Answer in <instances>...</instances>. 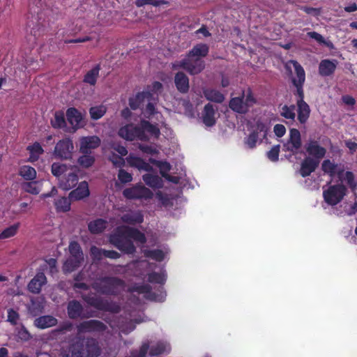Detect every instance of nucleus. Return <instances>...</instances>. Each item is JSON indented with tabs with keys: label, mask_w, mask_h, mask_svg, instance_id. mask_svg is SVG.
I'll list each match as a JSON object with an SVG mask.
<instances>
[{
	"label": "nucleus",
	"mask_w": 357,
	"mask_h": 357,
	"mask_svg": "<svg viewBox=\"0 0 357 357\" xmlns=\"http://www.w3.org/2000/svg\"><path fill=\"white\" fill-rule=\"evenodd\" d=\"M107 326L97 319L84 321L77 326V335L68 347L67 357H98L101 349L98 340L92 337H84L82 333L103 332Z\"/></svg>",
	"instance_id": "1"
},
{
	"label": "nucleus",
	"mask_w": 357,
	"mask_h": 357,
	"mask_svg": "<svg viewBox=\"0 0 357 357\" xmlns=\"http://www.w3.org/2000/svg\"><path fill=\"white\" fill-rule=\"evenodd\" d=\"M146 132H149L155 139L159 138L160 135L159 128L146 120H142L139 126L129 123L122 126L119 128L118 135L127 141L138 139L142 142H148L149 137Z\"/></svg>",
	"instance_id": "2"
},
{
	"label": "nucleus",
	"mask_w": 357,
	"mask_h": 357,
	"mask_svg": "<svg viewBox=\"0 0 357 357\" xmlns=\"http://www.w3.org/2000/svg\"><path fill=\"white\" fill-rule=\"evenodd\" d=\"M125 282L117 277L105 276L95 281L92 288L98 294L106 296H117L124 287Z\"/></svg>",
	"instance_id": "3"
},
{
	"label": "nucleus",
	"mask_w": 357,
	"mask_h": 357,
	"mask_svg": "<svg viewBox=\"0 0 357 357\" xmlns=\"http://www.w3.org/2000/svg\"><path fill=\"white\" fill-rule=\"evenodd\" d=\"M82 298L89 305L98 310L112 313H119L121 311V307L117 303L104 298L93 292L82 294Z\"/></svg>",
	"instance_id": "4"
},
{
	"label": "nucleus",
	"mask_w": 357,
	"mask_h": 357,
	"mask_svg": "<svg viewBox=\"0 0 357 357\" xmlns=\"http://www.w3.org/2000/svg\"><path fill=\"white\" fill-rule=\"evenodd\" d=\"M110 243L121 252L132 255L136 252V248L132 241L124 234L122 227H118L116 233L110 236Z\"/></svg>",
	"instance_id": "5"
},
{
	"label": "nucleus",
	"mask_w": 357,
	"mask_h": 357,
	"mask_svg": "<svg viewBox=\"0 0 357 357\" xmlns=\"http://www.w3.org/2000/svg\"><path fill=\"white\" fill-rule=\"evenodd\" d=\"M181 68L189 74L195 75L200 73L205 68V62L201 58L190 57L186 54L182 60L173 65V68Z\"/></svg>",
	"instance_id": "6"
},
{
	"label": "nucleus",
	"mask_w": 357,
	"mask_h": 357,
	"mask_svg": "<svg viewBox=\"0 0 357 357\" xmlns=\"http://www.w3.org/2000/svg\"><path fill=\"white\" fill-rule=\"evenodd\" d=\"M347 192V187L342 183L330 185L327 190H324V201L331 206H335L340 203Z\"/></svg>",
	"instance_id": "7"
},
{
	"label": "nucleus",
	"mask_w": 357,
	"mask_h": 357,
	"mask_svg": "<svg viewBox=\"0 0 357 357\" xmlns=\"http://www.w3.org/2000/svg\"><path fill=\"white\" fill-rule=\"evenodd\" d=\"M70 257L64 264V268L68 271H73L77 268L84 261V254L80 245L77 241H71L69 245Z\"/></svg>",
	"instance_id": "8"
},
{
	"label": "nucleus",
	"mask_w": 357,
	"mask_h": 357,
	"mask_svg": "<svg viewBox=\"0 0 357 357\" xmlns=\"http://www.w3.org/2000/svg\"><path fill=\"white\" fill-rule=\"evenodd\" d=\"M123 195L128 199H150L153 197V192L141 185H135L123 190Z\"/></svg>",
	"instance_id": "9"
},
{
	"label": "nucleus",
	"mask_w": 357,
	"mask_h": 357,
	"mask_svg": "<svg viewBox=\"0 0 357 357\" xmlns=\"http://www.w3.org/2000/svg\"><path fill=\"white\" fill-rule=\"evenodd\" d=\"M74 146L70 138L66 137L59 140L54 150V154L56 158L68 160L72 158Z\"/></svg>",
	"instance_id": "10"
},
{
	"label": "nucleus",
	"mask_w": 357,
	"mask_h": 357,
	"mask_svg": "<svg viewBox=\"0 0 357 357\" xmlns=\"http://www.w3.org/2000/svg\"><path fill=\"white\" fill-rule=\"evenodd\" d=\"M163 288L161 287L160 290V294H157L155 292L152 291V288L149 284H140L137 285L132 287V291L137 292L138 294H145V298L153 301H159L163 302L166 294L162 291Z\"/></svg>",
	"instance_id": "11"
},
{
	"label": "nucleus",
	"mask_w": 357,
	"mask_h": 357,
	"mask_svg": "<svg viewBox=\"0 0 357 357\" xmlns=\"http://www.w3.org/2000/svg\"><path fill=\"white\" fill-rule=\"evenodd\" d=\"M308 157L314 158L320 162L326 154V149L321 146L317 140H310L305 146Z\"/></svg>",
	"instance_id": "12"
},
{
	"label": "nucleus",
	"mask_w": 357,
	"mask_h": 357,
	"mask_svg": "<svg viewBox=\"0 0 357 357\" xmlns=\"http://www.w3.org/2000/svg\"><path fill=\"white\" fill-rule=\"evenodd\" d=\"M301 137L299 130L296 128H291L289 131V139L283 145L284 150L296 153L301 147Z\"/></svg>",
	"instance_id": "13"
},
{
	"label": "nucleus",
	"mask_w": 357,
	"mask_h": 357,
	"mask_svg": "<svg viewBox=\"0 0 357 357\" xmlns=\"http://www.w3.org/2000/svg\"><path fill=\"white\" fill-rule=\"evenodd\" d=\"M66 118L68 123L71 125L73 132L84 126L83 116L82 113L75 107H69L66 110Z\"/></svg>",
	"instance_id": "14"
},
{
	"label": "nucleus",
	"mask_w": 357,
	"mask_h": 357,
	"mask_svg": "<svg viewBox=\"0 0 357 357\" xmlns=\"http://www.w3.org/2000/svg\"><path fill=\"white\" fill-rule=\"evenodd\" d=\"M79 152L81 153H92V150L98 148L100 144V139L98 136H87L80 139Z\"/></svg>",
	"instance_id": "15"
},
{
	"label": "nucleus",
	"mask_w": 357,
	"mask_h": 357,
	"mask_svg": "<svg viewBox=\"0 0 357 357\" xmlns=\"http://www.w3.org/2000/svg\"><path fill=\"white\" fill-rule=\"evenodd\" d=\"M338 64L336 59H323L319 64V74L322 77H328L332 75Z\"/></svg>",
	"instance_id": "16"
},
{
	"label": "nucleus",
	"mask_w": 357,
	"mask_h": 357,
	"mask_svg": "<svg viewBox=\"0 0 357 357\" xmlns=\"http://www.w3.org/2000/svg\"><path fill=\"white\" fill-rule=\"evenodd\" d=\"M245 98V91H243L242 95L238 97H234L231 98L229 102V108L241 114H245L248 112L249 108L246 105L244 101Z\"/></svg>",
	"instance_id": "17"
},
{
	"label": "nucleus",
	"mask_w": 357,
	"mask_h": 357,
	"mask_svg": "<svg viewBox=\"0 0 357 357\" xmlns=\"http://www.w3.org/2000/svg\"><path fill=\"white\" fill-rule=\"evenodd\" d=\"M319 161L310 157H306L302 161L299 169V174L303 178L310 176L319 165Z\"/></svg>",
	"instance_id": "18"
},
{
	"label": "nucleus",
	"mask_w": 357,
	"mask_h": 357,
	"mask_svg": "<svg viewBox=\"0 0 357 357\" xmlns=\"http://www.w3.org/2000/svg\"><path fill=\"white\" fill-rule=\"evenodd\" d=\"M84 308L79 301L77 300L70 301L67 305L68 316L71 319L78 318H87L83 314Z\"/></svg>",
	"instance_id": "19"
},
{
	"label": "nucleus",
	"mask_w": 357,
	"mask_h": 357,
	"mask_svg": "<svg viewBox=\"0 0 357 357\" xmlns=\"http://www.w3.org/2000/svg\"><path fill=\"white\" fill-rule=\"evenodd\" d=\"M90 191L86 181H82L78 186L69 193V199L73 201H79L89 196Z\"/></svg>",
	"instance_id": "20"
},
{
	"label": "nucleus",
	"mask_w": 357,
	"mask_h": 357,
	"mask_svg": "<svg viewBox=\"0 0 357 357\" xmlns=\"http://www.w3.org/2000/svg\"><path fill=\"white\" fill-rule=\"evenodd\" d=\"M47 282V278L43 272H38L28 284V289L33 294H39L42 287Z\"/></svg>",
	"instance_id": "21"
},
{
	"label": "nucleus",
	"mask_w": 357,
	"mask_h": 357,
	"mask_svg": "<svg viewBox=\"0 0 357 357\" xmlns=\"http://www.w3.org/2000/svg\"><path fill=\"white\" fill-rule=\"evenodd\" d=\"M174 84L176 89L181 93L189 91V78L183 72H178L174 77Z\"/></svg>",
	"instance_id": "22"
},
{
	"label": "nucleus",
	"mask_w": 357,
	"mask_h": 357,
	"mask_svg": "<svg viewBox=\"0 0 357 357\" xmlns=\"http://www.w3.org/2000/svg\"><path fill=\"white\" fill-rule=\"evenodd\" d=\"M121 220L130 225H136L143 222L144 215L141 211H130L123 214Z\"/></svg>",
	"instance_id": "23"
},
{
	"label": "nucleus",
	"mask_w": 357,
	"mask_h": 357,
	"mask_svg": "<svg viewBox=\"0 0 357 357\" xmlns=\"http://www.w3.org/2000/svg\"><path fill=\"white\" fill-rule=\"evenodd\" d=\"M215 111L213 105L211 103L205 105L202 114V121L207 127H211L216 123L215 118Z\"/></svg>",
	"instance_id": "24"
},
{
	"label": "nucleus",
	"mask_w": 357,
	"mask_h": 357,
	"mask_svg": "<svg viewBox=\"0 0 357 357\" xmlns=\"http://www.w3.org/2000/svg\"><path fill=\"white\" fill-rule=\"evenodd\" d=\"M127 161L130 167L137 168L139 171L150 172L153 170L152 166L139 157L130 155L127 158Z\"/></svg>",
	"instance_id": "25"
},
{
	"label": "nucleus",
	"mask_w": 357,
	"mask_h": 357,
	"mask_svg": "<svg viewBox=\"0 0 357 357\" xmlns=\"http://www.w3.org/2000/svg\"><path fill=\"white\" fill-rule=\"evenodd\" d=\"M57 319L52 315H43L34 320V326L40 329H45L57 324Z\"/></svg>",
	"instance_id": "26"
},
{
	"label": "nucleus",
	"mask_w": 357,
	"mask_h": 357,
	"mask_svg": "<svg viewBox=\"0 0 357 357\" xmlns=\"http://www.w3.org/2000/svg\"><path fill=\"white\" fill-rule=\"evenodd\" d=\"M78 183V176L74 172L68 173L66 177L59 181V188L63 190H69Z\"/></svg>",
	"instance_id": "27"
},
{
	"label": "nucleus",
	"mask_w": 357,
	"mask_h": 357,
	"mask_svg": "<svg viewBox=\"0 0 357 357\" xmlns=\"http://www.w3.org/2000/svg\"><path fill=\"white\" fill-rule=\"evenodd\" d=\"M124 234L131 240L133 239L135 241L141 243H145L146 242V238L145 234L140 231L138 229L123 226Z\"/></svg>",
	"instance_id": "28"
},
{
	"label": "nucleus",
	"mask_w": 357,
	"mask_h": 357,
	"mask_svg": "<svg viewBox=\"0 0 357 357\" xmlns=\"http://www.w3.org/2000/svg\"><path fill=\"white\" fill-rule=\"evenodd\" d=\"M209 52V47L205 43H198L188 52L190 57L202 58L206 57Z\"/></svg>",
	"instance_id": "29"
},
{
	"label": "nucleus",
	"mask_w": 357,
	"mask_h": 357,
	"mask_svg": "<svg viewBox=\"0 0 357 357\" xmlns=\"http://www.w3.org/2000/svg\"><path fill=\"white\" fill-rule=\"evenodd\" d=\"M296 77L292 78L294 86L303 85L305 81V73L302 66L296 61H292Z\"/></svg>",
	"instance_id": "30"
},
{
	"label": "nucleus",
	"mask_w": 357,
	"mask_h": 357,
	"mask_svg": "<svg viewBox=\"0 0 357 357\" xmlns=\"http://www.w3.org/2000/svg\"><path fill=\"white\" fill-rule=\"evenodd\" d=\"M100 70V64H96L84 75L83 78V82L88 84L91 86H95L96 84L97 79L99 77V73Z\"/></svg>",
	"instance_id": "31"
},
{
	"label": "nucleus",
	"mask_w": 357,
	"mask_h": 357,
	"mask_svg": "<svg viewBox=\"0 0 357 357\" xmlns=\"http://www.w3.org/2000/svg\"><path fill=\"white\" fill-rule=\"evenodd\" d=\"M107 226V221L102 218H98L91 221L88 224L89 231L93 234L103 232Z\"/></svg>",
	"instance_id": "32"
},
{
	"label": "nucleus",
	"mask_w": 357,
	"mask_h": 357,
	"mask_svg": "<svg viewBox=\"0 0 357 357\" xmlns=\"http://www.w3.org/2000/svg\"><path fill=\"white\" fill-rule=\"evenodd\" d=\"M142 179L148 186L153 189L161 188L163 186L162 180L158 175L145 174L142 176Z\"/></svg>",
	"instance_id": "33"
},
{
	"label": "nucleus",
	"mask_w": 357,
	"mask_h": 357,
	"mask_svg": "<svg viewBox=\"0 0 357 357\" xmlns=\"http://www.w3.org/2000/svg\"><path fill=\"white\" fill-rule=\"evenodd\" d=\"M296 104L298 106V120L301 123H305L310 116V107L304 100H301V102H296Z\"/></svg>",
	"instance_id": "34"
},
{
	"label": "nucleus",
	"mask_w": 357,
	"mask_h": 357,
	"mask_svg": "<svg viewBox=\"0 0 357 357\" xmlns=\"http://www.w3.org/2000/svg\"><path fill=\"white\" fill-rule=\"evenodd\" d=\"M151 96L149 92H139L135 96L130 97L128 100L129 106L132 110H136L143 103L145 98Z\"/></svg>",
	"instance_id": "35"
},
{
	"label": "nucleus",
	"mask_w": 357,
	"mask_h": 357,
	"mask_svg": "<svg viewBox=\"0 0 357 357\" xmlns=\"http://www.w3.org/2000/svg\"><path fill=\"white\" fill-rule=\"evenodd\" d=\"M51 126L54 129H61L66 128V121L64 112L62 110H58L54 112V118L50 121Z\"/></svg>",
	"instance_id": "36"
},
{
	"label": "nucleus",
	"mask_w": 357,
	"mask_h": 357,
	"mask_svg": "<svg viewBox=\"0 0 357 357\" xmlns=\"http://www.w3.org/2000/svg\"><path fill=\"white\" fill-rule=\"evenodd\" d=\"M205 98L211 102L222 103L225 100L224 95L219 91L212 89H207L204 91Z\"/></svg>",
	"instance_id": "37"
},
{
	"label": "nucleus",
	"mask_w": 357,
	"mask_h": 357,
	"mask_svg": "<svg viewBox=\"0 0 357 357\" xmlns=\"http://www.w3.org/2000/svg\"><path fill=\"white\" fill-rule=\"evenodd\" d=\"M27 150L30 153L29 161L34 162L38 160L40 155L44 153V150L40 143L36 142L32 145L27 147Z\"/></svg>",
	"instance_id": "38"
},
{
	"label": "nucleus",
	"mask_w": 357,
	"mask_h": 357,
	"mask_svg": "<svg viewBox=\"0 0 357 357\" xmlns=\"http://www.w3.org/2000/svg\"><path fill=\"white\" fill-rule=\"evenodd\" d=\"M19 175L24 180L33 181L36 178V171L29 165H24L20 168Z\"/></svg>",
	"instance_id": "39"
},
{
	"label": "nucleus",
	"mask_w": 357,
	"mask_h": 357,
	"mask_svg": "<svg viewBox=\"0 0 357 357\" xmlns=\"http://www.w3.org/2000/svg\"><path fill=\"white\" fill-rule=\"evenodd\" d=\"M167 349H169V344L163 342H158L151 347L149 354L151 357L157 356L164 354Z\"/></svg>",
	"instance_id": "40"
},
{
	"label": "nucleus",
	"mask_w": 357,
	"mask_h": 357,
	"mask_svg": "<svg viewBox=\"0 0 357 357\" xmlns=\"http://www.w3.org/2000/svg\"><path fill=\"white\" fill-rule=\"evenodd\" d=\"M337 167L338 164L335 163L329 159L324 160L321 163L322 171L331 177L335 176L336 169Z\"/></svg>",
	"instance_id": "41"
},
{
	"label": "nucleus",
	"mask_w": 357,
	"mask_h": 357,
	"mask_svg": "<svg viewBox=\"0 0 357 357\" xmlns=\"http://www.w3.org/2000/svg\"><path fill=\"white\" fill-rule=\"evenodd\" d=\"M71 202H73V200L70 199L69 197L68 198L63 197L57 199L55 202L56 211L61 212L69 211L70 210Z\"/></svg>",
	"instance_id": "42"
},
{
	"label": "nucleus",
	"mask_w": 357,
	"mask_h": 357,
	"mask_svg": "<svg viewBox=\"0 0 357 357\" xmlns=\"http://www.w3.org/2000/svg\"><path fill=\"white\" fill-rule=\"evenodd\" d=\"M150 162L157 166L160 169L161 176L165 178L168 172L171 170L172 166L169 162L167 161H160L151 158Z\"/></svg>",
	"instance_id": "43"
},
{
	"label": "nucleus",
	"mask_w": 357,
	"mask_h": 357,
	"mask_svg": "<svg viewBox=\"0 0 357 357\" xmlns=\"http://www.w3.org/2000/svg\"><path fill=\"white\" fill-rule=\"evenodd\" d=\"M95 157L92 153H82L77 160L78 164L83 168H89L95 162Z\"/></svg>",
	"instance_id": "44"
},
{
	"label": "nucleus",
	"mask_w": 357,
	"mask_h": 357,
	"mask_svg": "<svg viewBox=\"0 0 357 357\" xmlns=\"http://www.w3.org/2000/svg\"><path fill=\"white\" fill-rule=\"evenodd\" d=\"M144 256L155 260L156 261H162L165 258V254L162 250H146L144 252Z\"/></svg>",
	"instance_id": "45"
},
{
	"label": "nucleus",
	"mask_w": 357,
	"mask_h": 357,
	"mask_svg": "<svg viewBox=\"0 0 357 357\" xmlns=\"http://www.w3.org/2000/svg\"><path fill=\"white\" fill-rule=\"evenodd\" d=\"M22 188L25 192L32 195H38L40 192V188L38 185V181H31L29 182L24 183L22 185Z\"/></svg>",
	"instance_id": "46"
},
{
	"label": "nucleus",
	"mask_w": 357,
	"mask_h": 357,
	"mask_svg": "<svg viewBox=\"0 0 357 357\" xmlns=\"http://www.w3.org/2000/svg\"><path fill=\"white\" fill-rule=\"evenodd\" d=\"M68 169L66 165L60 162H54L51 166L52 174L57 178L66 174Z\"/></svg>",
	"instance_id": "47"
},
{
	"label": "nucleus",
	"mask_w": 357,
	"mask_h": 357,
	"mask_svg": "<svg viewBox=\"0 0 357 357\" xmlns=\"http://www.w3.org/2000/svg\"><path fill=\"white\" fill-rule=\"evenodd\" d=\"M106 107L104 105L91 107L89 109L91 118L93 120H98L106 113Z\"/></svg>",
	"instance_id": "48"
},
{
	"label": "nucleus",
	"mask_w": 357,
	"mask_h": 357,
	"mask_svg": "<svg viewBox=\"0 0 357 357\" xmlns=\"http://www.w3.org/2000/svg\"><path fill=\"white\" fill-rule=\"evenodd\" d=\"M295 110V105H292L290 106L284 105L282 107L281 110V116L287 119H290L291 121H294L296 114L294 112Z\"/></svg>",
	"instance_id": "49"
},
{
	"label": "nucleus",
	"mask_w": 357,
	"mask_h": 357,
	"mask_svg": "<svg viewBox=\"0 0 357 357\" xmlns=\"http://www.w3.org/2000/svg\"><path fill=\"white\" fill-rule=\"evenodd\" d=\"M148 281L151 283L163 284L166 281V276L162 273L152 272L148 275Z\"/></svg>",
	"instance_id": "50"
},
{
	"label": "nucleus",
	"mask_w": 357,
	"mask_h": 357,
	"mask_svg": "<svg viewBox=\"0 0 357 357\" xmlns=\"http://www.w3.org/2000/svg\"><path fill=\"white\" fill-rule=\"evenodd\" d=\"M19 228V224L13 225L6 228L1 233H0V239H5L14 236Z\"/></svg>",
	"instance_id": "51"
},
{
	"label": "nucleus",
	"mask_w": 357,
	"mask_h": 357,
	"mask_svg": "<svg viewBox=\"0 0 357 357\" xmlns=\"http://www.w3.org/2000/svg\"><path fill=\"white\" fill-rule=\"evenodd\" d=\"M109 160L113 164L115 167L121 168L125 165V160L123 156L117 155L115 153H112L109 157Z\"/></svg>",
	"instance_id": "52"
},
{
	"label": "nucleus",
	"mask_w": 357,
	"mask_h": 357,
	"mask_svg": "<svg viewBox=\"0 0 357 357\" xmlns=\"http://www.w3.org/2000/svg\"><path fill=\"white\" fill-rule=\"evenodd\" d=\"M118 179L121 183L126 184L132 181V175L125 169L120 168L118 172Z\"/></svg>",
	"instance_id": "53"
},
{
	"label": "nucleus",
	"mask_w": 357,
	"mask_h": 357,
	"mask_svg": "<svg viewBox=\"0 0 357 357\" xmlns=\"http://www.w3.org/2000/svg\"><path fill=\"white\" fill-rule=\"evenodd\" d=\"M344 180L348 185V186L351 190H355L357 186V182L355 180L354 174L352 172L347 171L344 173Z\"/></svg>",
	"instance_id": "54"
},
{
	"label": "nucleus",
	"mask_w": 357,
	"mask_h": 357,
	"mask_svg": "<svg viewBox=\"0 0 357 357\" xmlns=\"http://www.w3.org/2000/svg\"><path fill=\"white\" fill-rule=\"evenodd\" d=\"M280 146L279 144L273 146L271 149L267 152L268 158L272 162H277L279 160Z\"/></svg>",
	"instance_id": "55"
},
{
	"label": "nucleus",
	"mask_w": 357,
	"mask_h": 357,
	"mask_svg": "<svg viewBox=\"0 0 357 357\" xmlns=\"http://www.w3.org/2000/svg\"><path fill=\"white\" fill-rule=\"evenodd\" d=\"M105 249L99 248L95 245H93L90 248V254L93 260L100 261L104 256Z\"/></svg>",
	"instance_id": "56"
},
{
	"label": "nucleus",
	"mask_w": 357,
	"mask_h": 357,
	"mask_svg": "<svg viewBox=\"0 0 357 357\" xmlns=\"http://www.w3.org/2000/svg\"><path fill=\"white\" fill-rule=\"evenodd\" d=\"M244 101L249 109L257 102V100L254 97L253 93L250 88L247 90L246 93L245 92Z\"/></svg>",
	"instance_id": "57"
},
{
	"label": "nucleus",
	"mask_w": 357,
	"mask_h": 357,
	"mask_svg": "<svg viewBox=\"0 0 357 357\" xmlns=\"http://www.w3.org/2000/svg\"><path fill=\"white\" fill-rule=\"evenodd\" d=\"M259 135L257 132H251L248 137L245 139V143L248 145L250 149H253L256 146Z\"/></svg>",
	"instance_id": "58"
},
{
	"label": "nucleus",
	"mask_w": 357,
	"mask_h": 357,
	"mask_svg": "<svg viewBox=\"0 0 357 357\" xmlns=\"http://www.w3.org/2000/svg\"><path fill=\"white\" fill-rule=\"evenodd\" d=\"M17 336L22 341L26 342L32 338L31 333L22 326L17 331Z\"/></svg>",
	"instance_id": "59"
},
{
	"label": "nucleus",
	"mask_w": 357,
	"mask_h": 357,
	"mask_svg": "<svg viewBox=\"0 0 357 357\" xmlns=\"http://www.w3.org/2000/svg\"><path fill=\"white\" fill-rule=\"evenodd\" d=\"M19 314L12 308L8 310V321L13 325H16L19 319Z\"/></svg>",
	"instance_id": "60"
},
{
	"label": "nucleus",
	"mask_w": 357,
	"mask_h": 357,
	"mask_svg": "<svg viewBox=\"0 0 357 357\" xmlns=\"http://www.w3.org/2000/svg\"><path fill=\"white\" fill-rule=\"evenodd\" d=\"M161 3H165L164 1H154L153 2L152 0H136L135 1V5L137 7H143L145 5H151L155 7L160 6L161 5Z\"/></svg>",
	"instance_id": "61"
},
{
	"label": "nucleus",
	"mask_w": 357,
	"mask_h": 357,
	"mask_svg": "<svg viewBox=\"0 0 357 357\" xmlns=\"http://www.w3.org/2000/svg\"><path fill=\"white\" fill-rule=\"evenodd\" d=\"M267 131L268 128L266 125L261 121H257L256 123L255 129L252 132H257V135H259V132H264V136H266Z\"/></svg>",
	"instance_id": "62"
},
{
	"label": "nucleus",
	"mask_w": 357,
	"mask_h": 357,
	"mask_svg": "<svg viewBox=\"0 0 357 357\" xmlns=\"http://www.w3.org/2000/svg\"><path fill=\"white\" fill-rule=\"evenodd\" d=\"M138 148L143 153L150 154V155L156 154L158 152L155 148L153 147L152 146L147 145V144H139Z\"/></svg>",
	"instance_id": "63"
},
{
	"label": "nucleus",
	"mask_w": 357,
	"mask_h": 357,
	"mask_svg": "<svg viewBox=\"0 0 357 357\" xmlns=\"http://www.w3.org/2000/svg\"><path fill=\"white\" fill-rule=\"evenodd\" d=\"M307 36L315 40L319 44H326L324 38L319 33L316 31H310L307 33Z\"/></svg>",
	"instance_id": "64"
}]
</instances>
